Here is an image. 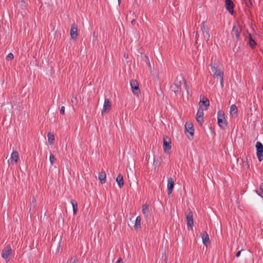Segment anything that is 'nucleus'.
I'll return each instance as SVG.
<instances>
[{"label": "nucleus", "mask_w": 263, "mask_h": 263, "mask_svg": "<svg viewBox=\"0 0 263 263\" xmlns=\"http://www.w3.org/2000/svg\"><path fill=\"white\" fill-rule=\"evenodd\" d=\"M183 83H184V86L185 89L186 90L187 93H189V88L186 84L184 78L181 74L176 77L174 83V87L173 90L176 96L181 95L182 91L181 85Z\"/></svg>", "instance_id": "nucleus-1"}, {"label": "nucleus", "mask_w": 263, "mask_h": 263, "mask_svg": "<svg viewBox=\"0 0 263 263\" xmlns=\"http://www.w3.org/2000/svg\"><path fill=\"white\" fill-rule=\"evenodd\" d=\"M217 122L218 125L223 129L227 126V121L225 119L224 113L222 110H219L217 112Z\"/></svg>", "instance_id": "nucleus-2"}, {"label": "nucleus", "mask_w": 263, "mask_h": 263, "mask_svg": "<svg viewBox=\"0 0 263 263\" xmlns=\"http://www.w3.org/2000/svg\"><path fill=\"white\" fill-rule=\"evenodd\" d=\"M185 132L189 139H193L194 128L193 124L191 122H186L185 124Z\"/></svg>", "instance_id": "nucleus-3"}, {"label": "nucleus", "mask_w": 263, "mask_h": 263, "mask_svg": "<svg viewBox=\"0 0 263 263\" xmlns=\"http://www.w3.org/2000/svg\"><path fill=\"white\" fill-rule=\"evenodd\" d=\"M256 149V156L259 162L263 160V145L259 142L257 141L255 144Z\"/></svg>", "instance_id": "nucleus-4"}, {"label": "nucleus", "mask_w": 263, "mask_h": 263, "mask_svg": "<svg viewBox=\"0 0 263 263\" xmlns=\"http://www.w3.org/2000/svg\"><path fill=\"white\" fill-rule=\"evenodd\" d=\"M37 197V196H33L31 198H30L29 201V213L30 214V216H31L35 212L36 207L37 205L36 201Z\"/></svg>", "instance_id": "nucleus-5"}, {"label": "nucleus", "mask_w": 263, "mask_h": 263, "mask_svg": "<svg viewBox=\"0 0 263 263\" xmlns=\"http://www.w3.org/2000/svg\"><path fill=\"white\" fill-rule=\"evenodd\" d=\"M171 141L168 136H163V147L165 153H169L171 149Z\"/></svg>", "instance_id": "nucleus-6"}, {"label": "nucleus", "mask_w": 263, "mask_h": 263, "mask_svg": "<svg viewBox=\"0 0 263 263\" xmlns=\"http://www.w3.org/2000/svg\"><path fill=\"white\" fill-rule=\"evenodd\" d=\"M200 102L199 103V109H203V110H207L208 107L210 105V101L208 98L204 96L201 95L200 97Z\"/></svg>", "instance_id": "nucleus-7"}, {"label": "nucleus", "mask_w": 263, "mask_h": 263, "mask_svg": "<svg viewBox=\"0 0 263 263\" xmlns=\"http://www.w3.org/2000/svg\"><path fill=\"white\" fill-rule=\"evenodd\" d=\"M206 22L203 21L201 26V30L202 32V34L203 35L204 38L206 40V42H208L210 38V28L208 27H205Z\"/></svg>", "instance_id": "nucleus-8"}, {"label": "nucleus", "mask_w": 263, "mask_h": 263, "mask_svg": "<svg viewBox=\"0 0 263 263\" xmlns=\"http://www.w3.org/2000/svg\"><path fill=\"white\" fill-rule=\"evenodd\" d=\"M186 218L187 227L192 228L194 224L193 213L190 209H189L186 211Z\"/></svg>", "instance_id": "nucleus-9"}, {"label": "nucleus", "mask_w": 263, "mask_h": 263, "mask_svg": "<svg viewBox=\"0 0 263 263\" xmlns=\"http://www.w3.org/2000/svg\"><path fill=\"white\" fill-rule=\"evenodd\" d=\"M130 84L133 92L135 95H138L140 93V90L139 87V83L136 80H132L130 82Z\"/></svg>", "instance_id": "nucleus-10"}, {"label": "nucleus", "mask_w": 263, "mask_h": 263, "mask_svg": "<svg viewBox=\"0 0 263 263\" xmlns=\"http://www.w3.org/2000/svg\"><path fill=\"white\" fill-rule=\"evenodd\" d=\"M213 73V77L214 78H220V82L221 87H223V72L221 70V69H219L214 71H212Z\"/></svg>", "instance_id": "nucleus-11"}, {"label": "nucleus", "mask_w": 263, "mask_h": 263, "mask_svg": "<svg viewBox=\"0 0 263 263\" xmlns=\"http://www.w3.org/2000/svg\"><path fill=\"white\" fill-rule=\"evenodd\" d=\"M241 32V28L238 24L234 25L232 28V33L235 35L237 40L240 38V34Z\"/></svg>", "instance_id": "nucleus-12"}, {"label": "nucleus", "mask_w": 263, "mask_h": 263, "mask_svg": "<svg viewBox=\"0 0 263 263\" xmlns=\"http://www.w3.org/2000/svg\"><path fill=\"white\" fill-rule=\"evenodd\" d=\"M203 109H198L196 115V119L200 126H202L203 123Z\"/></svg>", "instance_id": "nucleus-13"}, {"label": "nucleus", "mask_w": 263, "mask_h": 263, "mask_svg": "<svg viewBox=\"0 0 263 263\" xmlns=\"http://www.w3.org/2000/svg\"><path fill=\"white\" fill-rule=\"evenodd\" d=\"M11 253L12 249L11 247L9 246H7L2 250V256L5 259H9Z\"/></svg>", "instance_id": "nucleus-14"}, {"label": "nucleus", "mask_w": 263, "mask_h": 263, "mask_svg": "<svg viewBox=\"0 0 263 263\" xmlns=\"http://www.w3.org/2000/svg\"><path fill=\"white\" fill-rule=\"evenodd\" d=\"M234 3L232 0H225L226 9L233 15L234 13Z\"/></svg>", "instance_id": "nucleus-15"}, {"label": "nucleus", "mask_w": 263, "mask_h": 263, "mask_svg": "<svg viewBox=\"0 0 263 263\" xmlns=\"http://www.w3.org/2000/svg\"><path fill=\"white\" fill-rule=\"evenodd\" d=\"M174 187V181L172 177L167 178V192L168 195L172 193Z\"/></svg>", "instance_id": "nucleus-16"}, {"label": "nucleus", "mask_w": 263, "mask_h": 263, "mask_svg": "<svg viewBox=\"0 0 263 263\" xmlns=\"http://www.w3.org/2000/svg\"><path fill=\"white\" fill-rule=\"evenodd\" d=\"M219 65L220 62L216 58L214 59L212 58L211 63L210 64L212 71L219 69Z\"/></svg>", "instance_id": "nucleus-17"}, {"label": "nucleus", "mask_w": 263, "mask_h": 263, "mask_svg": "<svg viewBox=\"0 0 263 263\" xmlns=\"http://www.w3.org/2000/svg\"><path fill=\"white\" fill-rule=\"evenodd\" d=\"M78 26L75 24L73 23L71 26V29H70V35L72 39H77L78 36Z\"/></svg>", "instance_id": "nucleus-18"}, {"label": "nucleus", "mask_w": 263, "mask_h": 263, "mask_svg": "<svg viewBox=\"0 0 263 263\" xmlns=\"http://www.w3.org/2000/svg\"><path fill=\"white\" fill-rule=\"evenodd\" d=\"M111 107V104L109 99H106L104 101L103 110L102 114L103 115L104 112H108L110 110Z\"/></svg>", "instance_id": "nucleus-19"}, {"label": "nucleus", "mask_w": 263, "mask_h": 263, "mask_svg": "<svg viewBox=\"0 0 263 263\" xmlns=\"http://www.w3.org/2000/svg\"><path fill=\"white\" fill-rule=\"evenodd\" d=\"M19 159L18 153L17 151H13L11 155V163L16 164Z\"/></svg>", "instance_id": "nucleus-20"}, {"label": "nucleus", "mask_w": 263, "mask_h": 263, "mask_svg": "<svg viewBox=\"0 0 263 263\" xmlns=\"http://www.w3.org/2000/svg\"><path fill=\"white\" fill-rule=\"evenodd\" d=\"M201 237L203 243L207 246L208 243H210L209 237L206 232L204 231L201 233Z\"/></svg>", "instance_id": "nucleus-21"}, {"label": "nucleus", "mask_w": 263, "mask_h": 263, "mask_svg": "<svg viewBox=\"0 0 263 263\" xmlns=\"http://www.w3.org/2000/svg\"><path fill=\"white\" fill-rule=\"evenodd\" d=\"M142 213L146 218H149L151 216V213L149 210L148 205L144 204L142 205Z\"/></svg>", "instance_id": "nucleus-22"}, {"label": "nucleus", "mask_w": 263, "mask_h": 263, "mask_svg": "<svg viewBox=\"0 0 263 263\" xmlns=\"http://www.w3.org/2000/svg\"><path fill=\"white\" fill-rule=\"evenodd\" d=\"M98 178L101 184L106 182V173L104 171H101L99 173Z\"/></svg>", "instance_id": "nucleus-23"}, {"label": "nucleus", "mask_w": 263, "mask_h": 263, "mask_svg": "<svg viewBox=\"0 0 263 263\" xmlns=\"http://www.w3.org/2000/svg\"><path fill=\"white\" fill-rule=\"evenodd\" d=\"M116 181L117 182L119 187L120 188H122L124 185V179L123 176L119 174L117 178H116Z\"/></svg>", "instance_id": "nucleus-24"}, {"label": "nucleus", "mask_w": 263, "mask_h": 263, "mask_svg": "<svg viewBox=\"0 0 263 263\" xmlns=\"http://www.w3.org/2000/svg\"><path fill=\"white\" fill-rule=\"evenodd\" d=\"M249 46L252 49L254 48L257 45L256 42L253 39L250 33H249Z\"/></svg>", "instance_id": "nucleus-25"}, {"label": "nucleus", "mask_w": 263, "mask_h": 263, "mask_svg": "<svg viewBox=\"0 0 263 263\" xmlns=\"http://www.w3.org/2000/svg\"><path fill=\"white\" fill-rule=\"evenodd\" d=\"M71 203L72 205L73 208V214L76 215L78 211V203L77 201L75 200H71Z\"/></svg>", "instance_id": "nucleus-26"}, {"label": "nucleus", "mask_w": 263, "mask_h": 263, "mask_svg": "<svg viewBox=\"0 0 263 263\" xmlns=\"http://www.w3.org/2000/svg\"><path fill=\"white\" fill-rule=\"evenodd\" d=\"M47 137L49 143L50 144H53L54 142V135L51 133H48Z\"/></svg>", "instance_id": "nucleus-27"}, {"label": "nucleus", "mask_w": 263, "mask_h": 263, "mask_svg": "<svg viewBox=\"0 0 263 263\" xmlns=\"http://www.w3.org/2000/svg\"><path fill=\"white\" fill-rule=\"evenodd\" d=\"M135 229H138L141 228V217L140 216H138L135 220V223L134 226Z\"/></svg>", "instance_id": "nucleus-28"}, {"label": "nucleus", "mask_w": 263, "mask_h": 263, "mask_svg": "<svg viewBox=\"0 0 263 263\" xmlns=\"http://www.w3.org/2000/svg\"><path fill=\"white\" fill-rule=\"evenodd\" d=\"M237 111L238 109L236 105L234 104L232 105L230 107V114L233 116V115L237 114Z\"/></svg>", "instance_id": "nucleus-29"}, {"label": "nucleus", "mask_w": 263, "mask_h": 263, "mask_svg": "<svg viewBox=\"0 0 263 263\" xmlns=\"http://www.w3.org/2000/svg\"><path fill=\"white\" fill-rule=\"evenodd\" d=\"M55 160H56V159H55L54 156L53 154H50V158H49V161L50 162L51 164L53 165Z\"/></svg>", "instance_id": "nucleus-30"}, {"label": "nucleus", "mask_w": 263, "mask_h": 263, "mask_svg": "<svg viewBox=\"0 0 263 263\" xmlns=\"http://www.w3.org/2000/svg\"><path fill=\"white\" fill-rule=\"evenodd\" d=\"M144 57L145 59V61L146 64L148 65V68L149 69H151L152 67H151V65L150 62H149L148 57L146 55H145Z\"/></svg>", "instance_id": "nucleus-31"}, {"label": "nucleus", "mask_w": 263, "mask_h": 263, "mask_svg": "<svg viewBox=\"0 0 263 263\" xmlns=\"http://www.w3.org/2000/svg\"><path fill=\"white\" fill-rule=\"evenodd\" d=\"M14 58V55L12 53H9L6 57L7 61H11Z\"/></svg>", "instance_id": "nucleus-32"}, {"label": "nucleus", "mask_w": 263, "mask_h": 263, "mask_svg": "<svg viewBox=\"0 0 263 263\" xmlns=\"http://www.w3.org/2000/svg\"><path fill=\"white\" fill-rule=\"evenodd\" d=\"M60 114L61 115H64L65 114V107L62 106L60 109Z\"/></svg>", "instance_id": "nucleus-33"}, {"label": "nucleus", "mask_w": 263, "mask_h": 263, "mask_svg": "<svg viewBox=\"0 0 263 263\" xmlns=\"http://www.w3.org/2000/svg\"><path fill=\"white\" fill-rule=\"evenodd\" d=\"M259 189L261 191V193H263V183H261L259 186Z\"/></svg>", "instance_id": "nucleus-34"}, {"label": "nucleus", "mask_w": 263, "mask_h": 263, "mask_svg": "<svg viewBox=\"0 0 263 263\" xmlns=\"http://www.w3.org/2000/svg\"><path fill=\"white\" fill-rule=\"evenodd\" d=\"M241 250H240L239 251H238L236 254V257H239L240 255V254H241Z\"/></svg>", "instance_id": "nucleus-35"}, {"label": "nucleus", "mask_w": 263, "mask_h": 263, "mask_svg": "<svg viewBox=\"0 0 263 263\" xmlns=\"http://www.w3.org/2000/svg\"><path fill=\"white\" fill-rule=\"evenodd\" d=\"M116 263H123V260L121 258H119Z\"/></svg>", "instance_id": "nucleus-36"}, {"label": "nucleus", "mask_w": 263, "mask_h": 263, "mask_svg": "<svg viewBox=\"0 0 263 263\" xmlns=\"http://www.w3.org/2000/svg\"><path fill=\"white\" fill-rule=\"evenodd\" d=\"M76 260L74 259H73L72 258H71L70 260V263H73L74 262H76Z\"/></svg>", "instance_id": "nucleus-37"}, {"label": "nucleus", "mask_w": 263, "mask_h": 263, "mask_svg": "<svg viewBox=\"0 0 263 263\" xmlns=\"http://www.w3.org/2000/svg\"><path fill=\"white\" fill-rule=\"evenodd\" d=\"M136 23V20L135 19H133L132 21H131V24H132V25H134Z\"/></svg>", "instance_id": "nucleus-38"}, {"label": "nucleus", "mask_w": 263, "mask_h": 263, "mask_svg": "<svg viewBox=\"0 0 263 263\" xmlns=\"http://www.w3.org/2000/svg\"><path fill=\"white\" fill-rule=\"evenodd\" d=\"M255 192L259 196L261 197L263 199V196H262L259 193H258L257 190H256Z\"/></svg>", "instance_id": "nucleus-39"}, {"label": "nucleus", "mask_w": 263, "mask_h": 263, "mask_svg": "<svg viewBox=\"0 0 263 263\" xmlns=\"http://www.w3.org/2000/svg\"><path fill=\"white\" fill-rule=\"evenodd\" d=\"M76 100L77 99V97L76 96H72V102H73V100Z\"/></svg>", "instance_id": "nucleus-40"}, {"label": "nucleus", "mask_w": 263, "mask_h": 263, "mask_svg": "<svg viewBox=\"0 0 263 263\" xmlns=\"http://www.w3.org/2000/svg\"><path fill=\"white\" fill-rule=\"evenodd\" d=\"M249 3H250V5L252 7L253 4H252V2H251V0H249Z\"/></svg>", "instance_id": "nucleus-41"}, {"label": "nucleus", "mask_w": 263, "mask_h": 263, "mask_svg": "<svg viewBox=\"0 0 263 263\" xmlns=\"http://www.w3.org/2000/svg\"><path fill=\"white\" fill-rule=\"evenodd\" d=\"M198 36H199L198 34L197 33H196V39L197 40H198Z\"/></svg>", "instance_id": "nucleus-42"}, {"label": "nucleus", "mask_w": 263, "mask_h": 263, "mask_svg": "<svg viewBox=\"0 0 263 263\" xmlns=\"http://www.w3.org/2000/svg\"><path fill=\"white\" fill-rule=\"evenodd\" d=\"M124 57L125 58L127 59L128 58V55H126L125 54H124Z\"/></svg>", "instance_id": "nucleus-43"}, {"label": "nucleus", "mask_w": 263, "mask_h": 263, "mask_svg": "<svg viewBox=\"0 0 263 263\" xmlns=\"http://www.w3.org/2000/svg\"><path fill=\"white\" fill-rule=\"evenodd\" d=\"M118 2H119V4H120L121 0H118Z\"/></svg>", "instance_id": "nucleus-44"}, {"label": "nucleus", "mask_w": 263, "mask_h": 263, "mask_svg": "<svg viewBox=\"0 0 263 263\" xmlns=\"http://www.w3.org/2000/svg\"><path fill=\"white\" fill-rule=\"evenodd\" d=\"M195 44H197V40H196Z\"/></svg>", "instance_id": "nucleus-45"}]
</instances>
